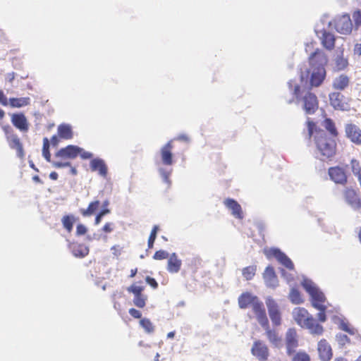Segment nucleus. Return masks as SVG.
Wrapping results in <instances>:
<instances>
[{"mask_svg":"<svg viewBox=\"0 0 361 361\" xmlns=\"http://www.w3.org/2000/svg\"><path fill=\"white\" fill-rule=\"evenodd\" d=\"M308 130V138L312 136L316 148L320 155L327 159H331L336 154L337 145L335 140L330 138L322 129L317 128L316 123L308 118L306 121Z\"/></svg>","mask_w":361,"mask_h":361,"instance_id":"obj_1","label":"nucleus"},{"mask_svg":"<svg viewBox=\"0 0 361 361\" xmlns=\"http://www.w3.org/2000/svg\"><path fill=\"white\" fill-rule=\"evenodd\" d=\"M293 317L295 322L302 328H306L310 333L316 335H322L324 328L317 324L314 318L304 307H295L293 310Z\"/></svg>","mask_w":361,"mask_h":361,"instance_id":"obj_2","label":"nucleus"},{"mask_svg":"<svg viewBox=\"0 0 361 361\" xmlns=\"http://www.w3.org/2000/svg\"><path fill=\"white\" fill-rule=\"evenodd\" d=\"M329 179L336 185L345 186L348 183L350 176L348 165L334 166L328 169Z\"/></svg>","mask_w":361,"mask_h":361,"instance_id":"obj_3","label":"nucleus"},{"mask_svg":"<svg viewBox=\"0 0 361 361\" xmlns=\"http://www.w3.org/2000/svg\"><path fill=\"white\" fill-rule=\"evenodd\" d=\"M303 287L311 297L312 305L315 309H322L326 301L324 294L311 283H303Z\"/></svg>","mask_w":361,"mask_h":361,"instance_id":"obj_4","label":"nucleus"},{"mask_svg":"<svg viewBox=\"0 0 361 361\" xmlns=\"http://www.w3.org/2000/svg\"><path fill=\"white\" fill-rule=\"evenodd\" d=\"M144 290L142 282L134 283L127 288L128 292L133 294V304L138 308H143L146 305L147 296L143 293Z\"/></svg>","mask_w":361,"mask_h":361,"instance_id":"obj_5","label":"nucleus"},{"mask_svg":"<svg viewBox=\"0 0 361 361\" xmlns=\"http://www.w3.org/2000/svg\"><path fill=\"white\" fill-rule=\"evenodd\" d=\"M285 345L286 348V354L292 356L299 346V340L297 331L294 328H289L285 334Z\"/></svg>","mask_w":361,"mask_h":361,"instance_id":"obj_6","label":"nucleus"},{"mask_svg":"<svg viewBox=\"0 0 361 361\" xmlns=\"http://www.w3.org/2000/svg\"><path fill=\"white\" fill-rule=\"evenodd\" d=\"M4 129L6 133V140L10 148L16 151L17 156L19 158L23 159L25 157V152L19 137L17 134L13 133L12 130L11 132H9V126L5 127Z\"/></svg>","mask_w":361,"mask_h":361,"instance_id":"obj_7","label":"nucleus"},{"mask_svg":"<svg viewBox=\"0 0 361 361\" xmlns=\"http://www.w3.org/2000/svg\"><path fill=\"white\" fill-rule=\"evenodd\" d=\"M302 108L307 114H313L319 107V101L316 94L308 91L302 98Z\"/></svg>","mask_w":361,"mask_h":361,"instance_id":"obj_8","label":"nucleus"},{"mask_svg":"<svg viewBox=\"0 0 361 361\" xmlns=\"http://www.w3.org/2000/svg\"><path fill=\"white\" fill-rule=\"evenodd\" d=\"M252 355L259 361H267L269 357L268 346L261 340H256L251 348Z\"/></svg>","mask_w":361,"mask_h":361,"instance_id":"obj_9","label":"nucleus"},{"mask_svg":"<svg viewBox=\"0 0 361 361\" xmlns=\"http://www.w3.org/2000/svg\"><path fill=\"white\" fill-rule=\"evenodd\" d=\"M308 61L311 68L317 69L319 67L325 68L328 63V59L326 54L317 48L310 55Z\"/></svg>","mask_w":361,"mask_h":361,"instance_id":"obj_10","label":"nucleus"},{"mask_svg":"<svg viewBox=\"0 0 361 361\" xmlns=\"http://www.w3.org/2000/svg\"><path fill=\"white\" fill-rule=\"evenodd\" d=\"M265 254L269 258L271 257H275L279 261V262L283 265L286 269L289 270L294 269V264L291 259L280 250L276 248H271L268 251H266Z\"/></svg>","mask_w":361,"mask_h":361,"instance_id":"obj_11","label":"nucleus"},{"mask_svg":"<svg viewBox=\"0 0 361 361\" xmlns=\"http://www.w3.org/2000/svg\"><path fill=\"white\" fill-rule=\"evenodd\" d=\"M268 312L273 324L276 326L281 324V314L278 304L272 298L266 300Z\"/></svg>","mask_w":361,"mask_h":361,"instance_id":"obj_12","label":"nucleus"},{"mask_svg":"<svg viewBox=\"0 0 361 361\" xmlns=\"http://www.w3.org/2000/svg\"><path fill=\"white\" fill-rule=\"evenodd\" d=\"M346 202L355 210L361 209V198L357 192L352 188H346L343 191Z\"/></svg>","mask_w":361,"mask_h":361,"instance_id":"obj_13","label":"nucleus"},{"mask_svg":"<svg viewBox=\"0 0 361 361\" xmlns=\"http://www.w3.org/2000/svg\"><path fill=\"white\" fill-rule=\"evenodd\" d=\"M331 106L335 110L346 111L349 108L348 102L345 101L343 94L338 92H334L329 95Z\"/></svg>","mask_w":361,"mask_h":361,"instance_id":"obj_14","label":"nucleus"},{"mask_svg":"<svg viewBox=\"0 0 361 361\" xmlns=\"http://www.w3.org/2000/svg\"><path fill=\"white\" fill-rule=\"evenodd\" d=\"M173 140H171L167 142L160 149V158L162 164L165 166H171L173 164Z\"/></svg>","mask_w":361,"mask_h":361,"instance_id":"obj_15","label":"nucleus"},{"mask_svg":"<svg viewBox=\"0 0 361 361\" xmlns=\"http://www.w3.org/2000/svg\"><path fill=\"white\" fill-rule=\"evenodd\" d=\"M335 28L337 32L343 34L348 35L353 30V23L350 16L346 14L339 17L335 21Z\"/></svg>","mask_w":361,"mask_h":361,"instance_id":"obj_16","label":"nucleus"},{"mask_svg":"<svg viewBox=\"0 0 361 361\" xmlns=\"http://www.w3.org/2000/svg\"><path fill=\"white\" fill-rule=\"evenodd\" d=\"M345 136L351 142L357 145H361V129L353 123H348L345 126Z\"/></svg>","mask_w":361,"mask_h":361,"instance_id":"obj_17","label":"nucleus"},{"mask_svg":"<svg viewBox=\"0 0 361 361\" xmlns=\"http://www.w3.org/2000/svg\"><path fill=\"white\" fill-rule=\"evenodd\" d=\"M11 121L14 127L23 133L29 130V123L23 113H14L11 115Z\"/></svg>","mask_w":361,"mask_h":361,"instance_id":"obj_18","label":"nucleus"},{"mask_svg":"<svg viewBox=\"0 0 361 361\" xmlns=\"http://www.w3.org/2000/svg\"><path fill=\"white\" fill-rule=\"evenodd\" d=\"M252 308L260 325L267 326L269 320L267 317V313L263 302L258 299V300L255 302L252 305Z\"/></svg>","mask_w":361,"mask_h":361,"instance_id":"obj_19","label":"nucleus"},{"mask_svg":"<svg viewBox=\"0 0 361 361\" xmlns=\"http://www.w3.org/2000/svg\"><path fill=\"white\" fill-rule=\"evenodd\" d=\"M90 166L92 171L97 172L104 178H107L108 167L103 159L100 158L92 159L90 162Z\"/></svg>","mask_w":361,"mask_h":361,"instance_id":"obj_20","label":"nucleus"},{"mask_svg":"<svg viewBox=\"0 0 361 361\" xmlns=\"http://www.w3.org/2000/svg\"><path fill=\"white\" fill-rule=\"evenodd\" d=\"M319 358L323 361H329L333 356L332 349L325 339H322L317 345Z\"/></svg>","mask_w":361,"mask_h":361,"instance_id":"obj_21","label":"nucleus"},{"mask_svg":"<svg viewBox=\"0 0 361 361\" xmlns=\"http://www.w3.org/2000/svg\"><path fill=\"white\" fill-rule=\"evenodd\" d=\"M79 152L78 146L70 145L60 149L56 152L55 156L62 159H73L78 157V152Z\"/></svg>","mask_w":361,"mask_h":361,"instance_id":"obj_22","label":"nucleus"},{"mask_svg":"<svg viewBox=\"0 0 361 361\" xmlns=\"http://www.w3.org/2000/svg\"><path fill=\"white\" fill-rule=\"evenodd\" d=\"M326 73V70L324 67L313 69L310 80V85L316 87L320 86L325 80Z\"/></svg>","mask_w":361,"mask_h":361,"instance_id":"obj_23","label":"nucleus"},{"mask_svg":"<svg viewBox=\"0 0 361 361\" xmlns=\"http://www.w3.org/2000/svg\"><path fill=\"white\" fill-rule=\"evenodd\" d=\"M258 298L253 295L249 292L243 293L238 297V306L240 309H246L249 307H252L255 302L258 300Z\"/></svg>","mask_w":361,"mask_h":361,"instance_id":"obj_24","label":"nucleus"},{"mask_svg":"<svg viewBox=\"0 0 361 361\" xmlns=\"http://www.w3.org/2000/svg\"><path fill=\"white\" fill-rule=\"evenodd\" d=\"M225 206L228 208L232 214L237 219H242L243 218V211L240 204L235 200L227 198L224 202Z\"/></svg>","mask_w":361,"mask_h":361,"instance_id":"obj_25","label":"nucleus"},{"mask_svg":"<svg viewBox=\"0 0 361 361\" xmlns=\"http://www.w3.org/2000/svg\"><path fill=\"white\" fill-rule=\"evenodd\" d=\"M263 279L269 287H276L278 285V279L274 267L268 266L263 274Z\"/></svg>","mask_w":361,"mask_h":361,"instance_id":"obj_26","label":"nucleus"},{"mask_svg":"<svg viewBox=\"0 0 361 361\" xmlns=\"http://www.w3.org/2000/svg\"><path fill=\"white\" fill-rule=\"evenodd\" d=\"M262 326L265 329V334L269 343L274 347H281L282 339L279 335V333L276 330L271 329L269 324L267 326Z\"/></svg>","mask_w":361,"mask_h":361,"instance_id":"obj_27","label":"nucleus"},{"mask_svg":"<svg viewBox=\"0 0 361 361\" xmlns=\"http://www.w3.org/2000/svg\"><path fill=\"white\" fill-rule=\"evenodd\" d=\"M350 84V78L345 74L336 77L332 83L333 88L337 90H344Z\"/></svg>","mask_w":361,"mask_h":361,"instance_id":"obj_28","label":"nucleus"},{"mask_svg":"<svg viewBox=\"0 0 361 361\" xmlns=\"http://www.w3.org/2000/svg\"><path fill=\"white\" fill-rule=\"evenodd\" d=\"M182 262L178 258L176 253H173L169 258L167 270L170 273H177L180 269Z\"/></svg>","mask_w":361,"mask_h":361,"instance_id":"obj_29","label":"nucleus"},{"mask_svg":"<svg viewBox=\"0 0 361 361\" xmlns=\"http://www.w3.org/2000/svg\"><path fill=\"white\" fill-rule=\"evenodd\" d=\"M335 37L333 34L329 32L324 31L322 33V36L321 37V42L322 46L328 49L332 50L335 47Z\"/></svg>","mask_w":361,"mask_h":361,"instance_id":"obj_30","label":"nucleus"},{"mask_svg":"<svg viewBox=\"0 0 361 361\" xmlns=\"http://www.w3.org/2000/svg\"><path fill=\"white\" fill-rule=\"evenodd\" d=\"M31 99L29 97H11L9 99V106L11 108H23L29 106Z\"/></svg>","mask_w":361,"mask_h":361,"instance_id":"obj_31","label":"nucleus"},{"mask_svg":"<svg viewBox=\"0 0 361 361\" xmlns=\"http://www.w3.org/2000/svg\"><path fill=\"white\" fill-rule=\"evenodd\" d=\"M58 135L64 140H70L73 137L71 126L68 124H61L58 126Z\"/></svg>","mask_w":361,"mask_h":361,"instance_id":"obj_32","label":"nucleus"},{"mask_svg":"<svg viewBox=\"0 0 361 361\" xmlns=\"http://www.w3.org/2000/svg\"><path fill=\"white\" fill-rule=\"evenodd\" d=\"M100 202L99 200H94L91 202L87 209H81L80 210V214L83 216H90L92 215L99 207Z\"/></svg>","mask_w":361,"mask_h":361,"instance_id":"obj_33","label":"nucleus"},{"mask_svg":"<svg viewBox=\"0 0 361 361\" xmlns=\"http://www.w3.org/2000/svg\"><path fill=\"white\" fill-rule=\"evenodd\" d=\"M89 253V248L83 244H79L73 249V254L76 257H85Z\"/></svg>","mask_w":361,"mask_h":361,"instance_id":"obj_34","label":"nucleus"},{"mask_svg":"<svg viewBox=\"0 0 361 361\" xmlns=\"http://www.w3.org/2000/svg\"><path fill=\"white\" fill-rule=\"evenodd\" d=\"M75 221V219L73 215H65L62 217L61 223L68 233L72 231Z\"/></svg>","mask_w":361,"mask_h":361,"instance_id":"obj_35","label":"nucleus"},{"mask_svg":"<svg viewBox=\"0 0 361 361\" xmlns=\"http://www.w3.org/2000/svg\"><path fill=\"white\" fill-rule=\"evenodd\" d=\"M289 299L293 304L298 305L303 302V298L300 291L296 288H292L289 293Z\"/></svg>","mask_w":361,"mask_h":361,"instance_id":"obj_36","label":"nucleus"},{"mask_svg":"<svg viewBox=\"0 0 361 361\" xmlns=\"http://www.w3.org/2000/svg\"><path fill=\"white\" fill-rule=\"evenodd\" d=\"M336 68L338 71H343L348 66V60L343 56V51H341V55L337 56L335 59Z\"/></svg>","mask_w":361,"mask_h":361,"instance_id":"obj_37","label":"nucleus"},{"mask_svg":"<svg viewBox=\"0 0 361 361\" xmlns=\"http://www.w3.org/2000/svg\"><path fill=\"white\" fill-rule=\"evenodd\" d=\"M324 127L326 128V130L329 132V133L334 136L337 137L338 136V131L336 128L335 123L333 121L332 119L329 118H326L324 121Z\"/></svg>","mask_w":361,"mask_h":361,"instance_id":"obj_38","label":"nucleus"},{"mask_svg":"<svg viewBox=\"0 0 361 361\" xmlns=\"http://www.w3.org/2000/svg\"><path fill=\"white\" fill-rule=\"evenodd\" d=\"M256 271L257 267L255 265H251L243 268L242 274L247 281H250L255 276Z\"/></svg>","mask_w":361,"mask_h":361,"instance_id":"obj_39","label":"nucleus"},{"mask_svg":"<svg viewBox=\"0 0 361 361\" xmlns=\"http://www.w3.org/2000/svg\"><path fill=\"white\" fill-rule=\"evenodd\" d=\"M140 324L147 334H152L154 331V326L147 318L141 319L140 320Z\"/></svg>","mask_w":361,"mask_h":361,"instance_id":"obj_40","label":"nucleus"},{"mask_svg":"<svg viewBox=\"0 0 361 361\" xmlns=\"http://www.w3.org/2000/svg\"><path fill=\"white\" fill-rule=\"evenodd\" d=\"M50 142L47 137L43 139V147H42V155L44 159L48 161L51 162V154L49 152Z\"/></svg>","mask_w":361,"mask_h":361,"instance_id":"obj_41","label":"nucleus"},{"mask_svg":"<svg viewBox=\"0 0 361 361\" xmlns=\"http://www.w3.org/2000/svg\"><path fill=\"white\" fill-rule=\"evenodd\" d=\"M292 361H310V357L306 352L299 351L293 355Z\"/></svg>","mask_w":361,"mask_h":361,"instance_id":"obj_42","label":"nucleus"},{"mask_svg":"<svg viewBox=\"0 0 361 361\" xmlns=\"http://www.w3.org/2000/svg\"><path fill=\"white\" fill-rule=\"evenodd\" d=\"M159 230V226L155 225L153 226L152 229V231L150 233V235L149 236V238H148V248L149 249H151L154 246V243L156 240V238H157V231Z\"/></svg>","mask_w":361,"mask_h":361,"instance_id":"obj_43","label":"nucleus"},{"mask_svg":"<svg viewBox=\"0 0 361 361\" xmlns=\"http://www.w3.org/2000/svg\"><path fill=\"white\" fill-rule=\"evenodd\" d=\"M111 210L109 209L102 208V209L97 214L95 217L94 224L98 225L101 222L102 217L109 214Z\"/></svg>","mask_w":361,"mask_h":361,"instance_id":"obj_44","label":"nucleus"},{"mask_svg":"<svg viewBox=\"0 0 361 361\" xmlns=\"http://www.w3.org/2000/svg\"><path fill=\"white\" fill-rule=\"evenodd\" d=\"M168 257L169 253L166 251L160 250L154 253L153 258L157 260H161L168 258Z\"/></svg>","mask_w":361,"mask_h":361,"instance_id":"obj_45","label":"nucleus"},{"mask_svg":"<svg viewBox=\"0 0 361 361\" xmlns=\"http://www.w3.org/2000/svg\"><path fill=\"white\" fill-rule=\"evenodd\" d=\"M354 164H355L357 166H358L359 162L356 159L351 160L353 171L355 176L357 177V178L360 183V187H361V168L359 169L357 171H354Z\"/></svg>","mask_w":361,"mask_h":361,"instance_id":"obj_46","label":"nucleus"},{"mask_svg":"<svg viewBox=\"0 0 361 361\" xmlns=\"http://www.w3.org/2000/svg\"><path fill=\"white\" fill-rule=\"evenodd\" d=\"M80 152H78V156H80L82 159H91L93 154L91 152L84 150V149L79 147Z\"/></svg>","mask_w":361,"mask_h":361,"instance_id":"obj_47","label":"nucleus"},{"mask_svg":"<svg viewBox=\"0 0 361 361\" xmlns=\"http://www.w3.org/2000/svg\"><path fill=\"white\" fill-rule=\"evenodd\" d=\"M319 312L317 314V318L319 321L321 322H324L326 320V305L323 306L322 309H317Z\"/></svg>","mask_w":361,"mask_h":361,"instance_id":"obj_48","label":"nucleus"},{"mask_svg":"<svg viewBox=\"0 0 361 361\" xmlns=\"http://www.w3.org/2000/svg\"><path fill=\"white\" fill-rule=\"evenodd\" d=\"M114 224L112 222H106L104 226L102 228V232L105 233H109L112 232L114 229Z\"/></svg>","mask_w":361,"mask_h":361,"instance_id":"obj_49","label":"nucleus"},{"mask_svg":"<svg viewBox=\"0 0 361 361\" xmlns=\"http://www.w3.org/2000/svg\"><path fill=\"white\" fill-rule=\"evenodd\" d=\"M353 18L355 22V24L357 26H359L361 25V11L358 10L355 11L353 13Z\"/></svg>","mask_w":361,"mask_h":361,"instance_id":"obj_50","label":"nucleus"},{"mask_svg":"<svg viewBox=\"0 0 361 361\" xmlns=\"http://www.w3.org/2000/svg\"><path fill=\"white\" fill-rule=\"evenodd\" d=\"M87 231L86 226L83 224H78L76 227V235H85Z\"/></svg>","mask_w":361,"mask_h":361,"instance_id":"obj_51","label":"nucleus"},{"mask_svg":"<svg viewBox=\"0 0 361 361\" xmlns=\"http://www.w3.org/2000/svg\"><path fill=\"white\" fill-rule=\"evenodd\" d=\"M129 314L133 317L134 319H142V313L140 310H136L135 308H130L129 310Z\"/></svg>","mask_w":361,"mask_h":361,"instance_id":"obj_52","label":"nucleus"},{"mask_svg":"<svg viewBox=\"0 0 361 361\" xmlns=\"http://www.w3.org/2000/svg\"><path fill=\"white\" fill-rule=\"evenodd\" d=\"M146 282L151 286L154 289H156L158 287V283L157 282V281L154 279V278H152L150 276H147L146 277Z\"/></svg>","mask_w":361,"mask_h":361,"instance_id":"obj_53","label":"nucleus"},{"mask_svg":"<svg viewBox=\"0 0 361 361\" xmlns=\"http://www.w3.org/2000/svg\"><path fill=\"white\" fill-rule=\"evenodd\" d=\"M0 103L5 106L9 105V99L8 100L2 90H0Z\"/></svg>","mask_w":361,"mask_h":361,"instance_id":"obj_54","label":"nucleus"},{"mask_svg":"<svg viewBox=\"0 0 361 361\" xmlns=\"http://www.w3.org/2000/svg\"><path fill=\"white\" fill-rule=\"evenodd\" d=\"M52 165L55 168H62V167H66V166H70L71 163L70 162L54 161L52 163Z\"/></svg>","mask_w":361,"mask_h":361,"instance_id":"obj_55","label":"nucleus"},{"mask_svg":"<svg viewBox=\"0 0 361 361\" xmlns=\"http://www.w3.org/2000/svg\"><path fill=\"white\" fill-rule=\"evenodd\" d=\"M353 54L357 56H361V44H355L353 48Z\"/></svg>","mask_w":361,"mask_h":361,"instance_id":"obj_56","label":"nucleus"},{"mask_svg":"<svg viewBox=\"0 0 361 361\" xmlns=\"http://www.w3.org/2000/svg\"><path fill=\"white\" fill-rule=\"evenodd\" d=\"M293 94L295 96L297 99L299 98L300 95V86L299 85H295L293 88Z\"/></svg>","mask_w":361,"mask_h":361,"instance_id":"obj_57","label":"nucleus"},{"mask_svg":"<svg viewBox=\"0 0 361 361\" xmlns=\"http://www.w3.org/2000/svg\"><path fill=\"white\" fill-rule=\"evenodd\" d=\"M316 44V42H310L305 44V51L308 52L314 49V45Z\"/></svg>","mask_w":361,"mask_h":361,"instance_id":"obj_58","label":"nucleus"},{"mask_svg":"<svg viewBox=\"0 0 361 361\" xmlns=\"http://www.w3.org/2000/svg\"><path fill=\"white\" fill-rule=\"evenodd\" d=\"M174 140L188 142L189 137L187 135H180L177 137H176Z\"/></svg>","mask_w":361,"mask_h":361,"instance_id":"obj_59","label":"nucleus"},{"mask_svg":"<svg viewBox=\"0 0 361 361\" xmlns=\"http://www.w3.org/2000/svg\"><path fill=\"white\" fill-rule=\"evenodd\" d=\"M51 142L53 146H57L59 142V137L57 135H53L51 138Z\"/></svg>","mask_w":361,"mask_h":361,"instance_id":"obj_60","label":"nucleus"},{"mask_svg":"<svg viewBox=\"0 0 361 361\" xmlns=\"http://www.w3.org/2000/svg\"><path fill=\"white\" fill-rule=\"evenodd\" d=\"M111 250H114V254L116 255H118L121 253V247L119 245H114L111 247Z\"/></svg>","mask_w":361,"mask_h":361,"instance_id":"obj_61","label":"nucleus"},{"mask_svg":"<svg viewBox=\"0 0 361 361\" xmlns=\"http://www.w3.org/2000/svg\"><path fill=\"white\" fill-rule=\"evenodd\" d=\"M49 178L51 180H56L58 178V173L56 172H55V171H52L49 174Z\"/></svg>","mask_w":361,"mask_h":361,"instance_id":"obj_62","label":"nucleus"},{"mask_svg":"<svg viewBox=\"0 0 361 361\" xmlns=\"http://www.w3.org/2000/svg\"><path fill=\"white\" fill-rule=\"evenodd\" d=\"M342 329H343V331H347V332H348V333L351 334H353V331L350 330V329L348 328V325H347V324H343V327H342Z\"/></svg>","mask_w":361,"mask_h":361,"instance_id":"obj_63","label":"nucleus"},{"mask_svg":"<svg viewBox=\"0 0 361 361\" xmlns=\"http://www.w3.org/2000/svg\"><path fill=\"white\" fill-rule=\"evenodd\" d=\"M342 329H343V331H347V332H348V333L351 334H353V331L350 330V329L348 328V325H347V324H343V327H342Z\"/></svg>","mask_w":361,"mask_h":361,"instance_id":"obj_64","label":"nucleus"}]
</instances>
